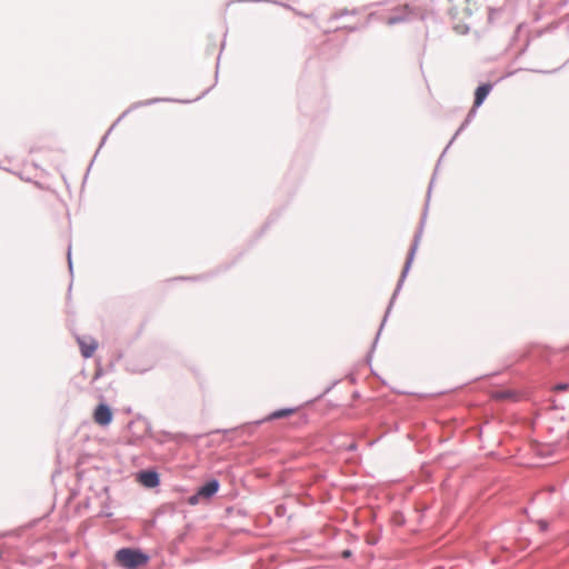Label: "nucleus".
Returning a JSON list of instances; mask_svg holds the SVG:
<instances>
[{
    "mask_svg": "<svg viewBox=\"0 0 569 569\" xmlns=\"http://www.w3.org/2000/svg\"><path fill=\"white\" fill-rule=\"evenodd\" d=\"M138 480L147 488H154L160 483L159 475L156 471H142Z\"/></svg>",
    "mask_w": 569,
    "mask_h": 569,
    "instance_id": "obj_4",
    "label": "nucleus"
},
{
    "mask_svg": "<svg viewBox=\"0 0 569 569\" xmlns=\"http://www.w3.org/2000/svg\"><path fill=\"white\" fill-rule=\"evenodd\" d=\"M116 560L124 569H138L148 563L149 557L140 550L122 548L117 551Z\"/></svg>",
    "mask_w": 569,
    "mask_h": 569,
    "instance_id": "obj_1",
    "label": "nucleus"
},
{
    "mask_svg": "<svg viewBox=\"0 0 569 569\" xmlns=\"http://www.w3.org/2000/svg\"><path fill=\"white\" fill-rule=\"evenodd\" d=\"M81 355L84 358H90L93 356L94 351L98 348V342L93 339H79Z\"/></svg>",
    "mask_w": 569,
    "mask_h": 569,
    "instance_id": "obj_5",
    "label": "nucleus"
},
{
    "mask_svg": "<svg viewBox=\"0 0 569 569\" xmlns=\"http://www.w3.org/2000/svg\"><path fill=\"white\" fill-rule=\"evenodd\" d=\"M92 418L97 425H99L101 427H106L111 423L112 418H113V412L109 406H107L104 403H100L94 409Z\"/></svg>",
    "mask_w": 569,
    "mask_h": 569,
    "instance_id": "obj_3",
    "label": "nucleus"
},
{
    "mask_svg": "<svg viewBox=\"0 0 569 569\" xmlns=\"http://www.w3.org/2000/svg\"><path fill=\"white\" fill-rule=\"evenodd\" d=\"M569 388L568 383H558L553 387V391H565Z\"/></svg>",
    "mask_w": 569,
    "mask_h": 569,
    "instance_id": "obj_10",
    "label": "nucleus"
},
{
    "mask_svg": "<svg viewBox=\"0 0 569 569\" xmlns=\"http://www.w3.org/2000/svg\"><path fill=\"white\" fill-rule=\"evenodd\" d=\"M295 411H296L295 409L277 410V411H273L272 413H270L268 416L267 420H274V419L284 418V417L291 416Z\"/></svg>",
    "mask_w": 569,
    "mask_h": 569,
    "instance_id": "obj_9",
    "label": "nucleus"
},
{
    "mask_svg": "<svg viewBox=\"0 0 569 569\" xmlns=\"http://www.w3.org/2000/svg\"><path fill=\"white\" fill-rule=\"evenodd\" d=\"M219 490V482L217 480H211L207 482L204 486L200 487L193 496L189 497L188 502L191 506L199 503L201 499H210L214 496Z\"/></svg>",
    "mask_w": 569,
    "mask_h": 569,
    "instance_id": "obj_2",
    "label": "nucleus"
},
{
    "mask_svg": "<svg viewBox=\"0 0 569 569\" xmlns=\"http://www.w3.org/2000/svg\"><path fill=\"white\" fill-rule=\"evenodd\" d=\"M492 397L497 400H517V392L513 390L496 391Z\"/></svg>",
    "mask_w": 569,
    "mask_h": 569,
    "instance_id": "obj_8",
    "label": "nucleus"
},
{
    "mask_svg": "<svg viewBox=\"0 0 569 569\" xmlns=\"http://www.w3.org/2000/svg\"><path fill=\"white\" fill-rule=\"evenodd\" d=\"M399 11L401 12L400 16H391L387 19L388 24L398 23V22L402 21L403 19H406L410 14L408 6L400 8Z\"/></svg>",
    "mask_w": 569,
    "mask_h": 569,
    "instance_id": "obj_7",
    "label": "nucleus"
},
{
    "mask_svg": "<svg viewBox=\"0 0 569 569\" xmlns=\"http://www.w3.org/2000/svg\"><path fill=\"white\" fill-rule=\"evenodd\" d=\"M491 88L492 87H491L490 83H485V84L479 86L476 89L475 102H473V107L475 108H478V107H480L482 104V102L485 101V99L487 98L489 92L491 91Z\"/></svg>",
    "mask_w": 569,
    "mask_h": 569,
    "instance_id": "obj_6",
    "label": "nucleus"
}]
</instances>
